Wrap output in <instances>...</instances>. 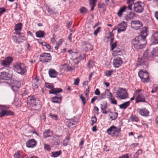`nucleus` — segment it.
<instances>
[{"mask_svg":"<svg viewBox=\"0 0 158 158\" xmlns=\"http://www.w3.org/2000/svg\"><path fill=\"white\" fill-rule=\"evenodd\" d=\"M147 27H143L140 31V34L136 36L132 41V43L135 48L139 49L144 47L147 43L146 38L148 35Z\"/></svg>","mask_w":158,"mask_h":158,"instance_id":"obj_1","label":"nucleus"},{"mask_svg":"<svg viewBox=\"0 0 158 158\" xmlns=\"http://www.w3.org/2000/svg\"><path fill=\"white\" fill-rule=\"evenodd\" d=\"M127 3L128 4L127 7L129 10H132L133 7L134 10L137 13H142L144 10L145 4L141 1L129 0Z\"/></svg>","mask_w":158,"mask_h":158,"instance_id":"obj_2","label":"nucleus"},{"mask_svg":"<svg viewBox=\"0 0 158 158\" xmlns=\"http://www.w3.org/2000/svg\"><path fill=\"white\" fill-rule=\"evenodd\" d=\"M153 56V54L152 52L149 51L148 49L146 50L143 53V58H138L137 63V65H143L144 68H146L148 66V60L150 59Z\"/></svg>","mask_w":158,"mask_h":158,"instance_id":"obj_3","label":"nucleus"},{"mask_svg":"<svg viewBox=\"0 0 158 158\" xmlns=\"http://www.w3.org/2000/svg\"><path fill=\"white\" fill-rule=\"evenodd\" d=\"M14 70L22 75H25L27 73V68L25 64L20 61H16L13 64Z\"/></svg>","mask_w":158,"mask_h":158,"instance_id":"obj_4","label":"nucleus"},{"mask_svg":"<svg viewBox=\"0 0 158 158\" xmlns=\"http://www.w3.org/2000/svg\"><path fill=\"white\" fill-rule=\"evenodd\" d=\"M28 103L31 104H33L35 110H39L41 107L40 104V101L37 98H35L34 96H30L27 98Z\"/></svg>","mask_w":158,"mask_h":158,"instance_id":"obj_5","label":"nucleus"},{"mask_svg":"<svg viewBox=\"0 0 158 158\" xmlns=\"http://www.w3.org/2000/svg\"><path fill=\"white\" fill-rule=\"evenodd\" d=\"M116 97L121 99H125L128 96L126 89L123 88H120L118 89L116 92Z\"/></svg>","mask_w":158,"mask_h":158,"instance_id":"obj_6","label":"nucleus"},{"mask_svg":"<svg viewBox=\"0 0 158 158\" xmlns=\"http://www.w3.org/2000/svg\"><path fill=\"white\" fill-rule=\"evenodd\" d=\"M121 131V129L119 128H117L116 127L112 125L108 129L106 132L109 135L112 136L118 137L119 133Z\"/></svg>","mask_w":158,"mask_h":158,"instance_id":"obj_7","label":"nucleus"},{"mask_svg":"<svg viewBox=\"0 0 158 158\" xmlns=\"http://www.w3.org/2000/svg\"><path fill=\"white\" fill-rule=\"evenodd\" d=\"M45 86L47 88L49 89H52L49 91V93L51 94H54L56 95H57L58 93L61 92L62 91V89L60 88H54L53 85L51 83L46 82L45 83Z\"/></svg>","mask_w":158,"mask_h":158,"instance_id":"obj_8","label":"nucleus"},{"mask_svg":"<svg viewBox=\"0 0 158 158\" xmlns=\"http://www.w3.org/2000/svg\"><path fill=\"white\" fill-rule=\"evenodd\" d=\"M39 59L42 63H48L52 60V56L49 53H43L40 55Z\"/></svg>","mask_w":158,"mask_h":158,"instance_id":"obj_9","label":"nucleus"},{"mask_svg":"<svg viewBox=\"0 0 158 158\" xmlns=\"http://www.w3.org/2000/svg\"><path fill=\"white\" fill-rule=\"evenodd\" d=\"M138 75L143 82L145 83L149 81L150 78L149 75L146 71H143L142 70H140L138 73Z\"/></svg>","mask_w":158,"mask_h":158,"instance_id":"obj_10","label":"nucleus"},{"mask_svg":"<svg viewBox=\"0 0 158 158\" xmlns=\"http://www.w3.org/2000/svg\"><path fill=\"white\" fill-rule=\"evenodd\" d=\"M131 24V28L136 30L139 29L140 27L143 25L141 21L136 20H132Z\"/></svg>","mask_w":158,"mask_h":158,"instance_id":"obj_11","label":"nucleus"},{"mask_svg":"<svg viewBox=\"0 0 158 158\" xmlns=\"http://www.w3.org/2000/svg\"><path fill=\"white\" fill-rule=\"evenodd\" d=\"M13 59L11 56H8L6 57L4 60L1 61V64L3 66H9L10 65L13 61Z\"/></svg>","mask_w":158,"mask_h":158,"instance_id":"obj_12","label":"nucleus"},{"mask_svg":"<svg viewBox=\"0 0 158 158\" xmlns=\"http://www.w3.org/2000/svg\"><path fill=\"white\" fill-rule=\"evenodd\" d=\"M12 74L7 72L3 71L0 73V78L3 80H8L12 77Z\"/></svg>","mask_w":158,"mask_h":158,"instance_id":"obj_13","label":"nucleus"},{"mask_svg":"<svg viewBox=\"0 0 158 158\" xmlns=\"http://www.w3.org/2000/svg\"><path fill=\"white\" fill-rule=\"evenodd\" d=\"M37 141L34 139H31L27 140L26 143V146L29 148H33L36 146Z\"/></svg>","mask_w":158,"mask_h":158,"instance_id":"obj_14","label":"nucleus"},{"mask_svg":"<svg viewBox=\"0 0 158 158\" xmlns=\"http://www.w3.org/2000/svg\"><path fill=\"white\" fill-rule=\"evenodd\" d=\"M123 63V61L121 58L119 57H117L114 59L113 64L114 67L118 68Z\"/></svg>","mask_w":158,"mask_h":158,"instance_id":"obj_15","label":"nucleus"},{"mask_svg":"<svg viewBox=\"0 0 158 158\" xmlns=\"http://www.w3.org/2000/svg\"><path fill=\"white\" fill-rule=\"evenodd\" d=\"M119 27L117 29V33H119L122 31H124L126 30L127 27V24L123 21L118 24Z\"/></svg>","mask_w":158,"mask_h":158,"instance_id":"obj_16","label":"nucleus"},{"mask_svg":"<svg viewBox=\"0 0 158 158\" xmlns=\"http://www.w3.org/2000/svg\"><path fill=\"white\" fill-rule=\"evenodd\" d=\"M32 85L34 89H37L40 85L41 81L38 78L33 79L32 80Z\"/></svg>","mask_w":158,"mask_h":158,"instance_id":"obj_17","label":"nucleus"},{"mask_svg":"<svg viewBox=\"0 0 158 158\" xmlns=\"http://www.w3.org/2000/svg\"><path fill=\"white\" fill-rule=\"evenodd\" d=\"M139 102H147L145 99V97L142 93L139 94L135 99L136 103Z\"/></svg>","mask_w":158,"mask_h":158,"instance_id":"obj_18","label":"nucleus"},{"mask_svg":"<svg viewBox=\"0 0 158 158\" xmlns=\"http://www.w3.org/2000/svg\"><path fill=\"white\" fill-rule=\"evenodd\" d=\"M124 18L127 21L133 19L134 17L136 16V14L135 13L131 11L128 13L127 14H124Z\"/></svg>","mask_w":158,"mask_h":158,"instance_id":"obj_19","label":"nucleus"},{"mask_svg":"<svg viewBox=\"0 0 158 158\" xmlns=\"http://www.w3.org/2000/svg\"><path fill=\"white\" fill-rule=\"evenodd\" d=\"M82 45L84 46V48L85 51H88L93 49V47L89 43L87 42H83L82 43Z\"/></svg>","mask_w":158,"mask_h":158,"instance_id":"obj_20","label":"nucleus"},{"mask_svg":"<svg viewBox=\"0 0 158 158\" xmlns=\"http://www.w3.org/2000/svg\"><path fill=\"white\" fill-rule=\"evenodd\" d=\"M23 24L21 23H19L15 24V27L14 30L15 32L13 33L14 34H19L22 29Z\"/></svg>","mask_w":158,"mask_h":158,"instance_id":"obj_21","label":"nucleus"},{"mask_svg":"<svg viewBox=\"0 0 158 158\" xmlns=\"http://www.w3.org/2000/svg\"><path fill=\"white\" fill-rule=\"evenodd\" d=\"M137 111L140 115L144 116L147 117L149 115V111L145 108L138 109Z\"/></svg>","mask_w":158,"mask_h":158,"instance_id":"obj_22","label":"nucleus"},{"mask_svg":"<svg viewBox=\"0 0 158 158\" xmlns=\"http://www.w3.org/2000/svg\"><path fill=\"white\" fill-rule=\"evenodd\" d=\"M151 41L155 44H158V31L154 33L151 37Z\"/></svg>","mask_w":158,"mask_h":158,"instance_id":"obj_23","label":"nucleus"},{"mask_svg":"<svg viewBox=\"0 0 158 158\" xmlns=\"http://www.w3.org/2000/svg\"><path fill=\"white\" fill-rule=\"evenodd\" d=\"M48 74L50 77L55 78L58 74L57 72L54 69H50L48 71Z\"/></svg>","mask_w":158,"mask_h":158,"instance_id":"obj_24","label":"nucleus"},{"mask_svg":"<svg viewBox=\"0 0 158 158\" xmlns=\"http://www.w3.org/2000/svg\"><path fill=\"white\" fill-rule=\"evenodd\" d=\"M127 8V7L126 6L120 8L117 13V15L119 17H121L123 14H124V13L125 12Z\"/></svg>","mask_w":158,"mask_h":158,"instance_id":"obj_25","label":"nucleus"},{"mask_svg":"<svg viewBox=\"0 0 158 158\" xmlns=\"http://www.w3.org/2000/svg\"><path fill=\"white\" fill-rule=\"evenodd\" d=\"M78 122V119L74 117L73 119H71L70 120L68 124V126L69 127H70L72 126L77 124Z\"/></svg>","mask_w":158,"mask_h":158,"instance_id":"obj_26","label":"nucleus"},{"mask_svg":"<svg viewBox=\"0 0 158 158\" xmlns=\"http://www.w3.org/2000/svg\"><path fill=\"white\" fill-rule=\"evenodd\" d=\"M62 97L61 96H56L52 97V101L53 103H59L61 101Z\"/></svg>","mask_w":158,"mask_h":158,"instance_id":"obj_27","label":"nucleus"},{"mask_svg":"<svg viewBox=\"0 0 158 158\" xmlns=\"http://www.w3.org/2000/svg\"><path fill=\"white\" fill-rule=\"evenodd\" d=\"M51 133H52V131H51L50 129L45 130L43 133L44 137L46 138L51 136V135L50 134Z\"/></svg>","mask_w":158,"mask_h":158,"instance_id":"obj_28","label":"nucleus"},{"mask_svg":"<svg viewBox=\"0 0 158 158\" xmlns=\"http://www.w3.org/2000/svg\"><path fill=\"white\" fill-rule=\"evenodd\" d=\"M45 35V33L44 31L40 30L36 31L35 33V35L38 38H42Z\"/></svg>","mask_w":158,"mask_h":158,"instance_id":"obj_29","label":"nucleus"},{"mask_svg":"<svg viewBox=\"0 0 158 158\" xmlns=\"http://www.w3.org/2000/svg\"><path fill=\"white\" fill-rule=\"evenodd\" d=\"M130 101H128L119 106L120 108L122 109H126L130 105Z\"/></svg>","mask_w":158,"mask_h":158,"instance_id":"obj_30","label":"nucleus"},{"mask_svg":"<svg viewBox=\"0 0 158 158\" xmlns=\"http://www.w3.org/2000/svg\"><path fill=\"white\" fill-rule=\"evenodd\" d=\"M61 154V151L53 152L51 153V156L53 157H56L59 156Z\"/></svg>","mask_w":158,"mask_h":158,"instance_id":"obj_31","label":"nucleus"},{"mask_svg":"<svg viewBox=\"0 0 158 158\" xmlns=\"http://www.w3.org/2000/svg\"><path fill=\"white\" fill-rule=\"evenodd\" d=\"M113 55L114 56L120 55L121 54V50L119 48H116L113 51Z\"/></svg>","mask_w":158,"mask_h":158,"instance_id":"obj_32","label":"nucleus"},{"mask_svg":"<svg viewBox=\"0 0 158 158\" xmlns=\"http://www.w3.org/2000/svg\"><path fill=\"white\" fill-rule=\"evenodd\" d=\"M89 4L91 7V11H92L94 9V7L96 2V0H89Z\"/></svg>","mask_w":158,"mask_h":158,"instance_id":"obj_33","label":"nucleus"},{"mask_svg":"<svg viewBox=\"0 0 158 158\" xmlns=\"http://www.w3.org/2000/svg\"><path fill=\"white\" fill-rule=\"evenodd\" d=\"M112 116H110V118L112 120H115L118 117V113L115 112H110Z\"/></svg>","mask_w":158,"mask_h":158,"instance_id":"obj_34","label":"nucleus"},{"mask_svg":"<svg viewBox=\"0 0 158 158\" xmlns=\"http://www.w3.org/2000/svg\"><path fill=\"white\" fill-rule=\"evenodd\" d=\"M19 34H17L19 35V39L23 41L25 40L26 39L25 34L23 33H21L20 32H19Z\"/></svg>","mask_w":158,"mask_h":158,"instance_id":"obj_35","label":"nucleus"},{"mask_svg":"<svg viewBox=\"0 0 158 158\" xmlns=\"http://www.w3.org/2000/svg\"><path fill=\"white\" fill-rule=\"evenodd\" d=\"M101 110L106 109L107 106V103L106 101H103L100 104Z\"/></svg>","mask_w":158,"mask_h":158,"instance_id":"obj_36","label":"nucleus"},{"mask_svg":"<svg viewBox=\"0 0 158 158\" xmlns=\"http://www.w3.org/2000/svg\"><path fill=\"white\" fill-rule=\"evenodd\" d=\"M20 84H18L17 85H13L11 86L12 90L15 92H17L19 88L20 87Z\"/></svg>","mask_w":158,"mask_h":158,"instance_id":"obj_37","label":"nucleus"},{"mask_svg":"<svg viewBox=\"0 0 158 158\" xmlns=\"http://www.w3.org/2000/svg\"><path fill=\"white\" fill-rule=\"evenodd\" d=\"M47 10L48 12L51 14H56L57 13L56 11L55 10L54 8L48 7L47 8Z\"/></svg>","mask_w":158,"mask_h":158,"instance_id":"obj_38","label":"nucleus"},{"mask_svg":"<svg viewBox=\"0 0 158 158\" xmlns=\"http://www.w3.org/2000/svg\"><path fill=\"white\" fill-rule=\"evenodd\" d=\"M81 13L82 14H84L87 13L88 12L87 9L84 7H82L79 9Z\"/></svg>","mask_w":158,"mask_h":158,"instance_id":"obj_39","label":"nucleus"},{"mask_svg":"<svg viewBox=\"0 0 158 158\" xmlns=\"http://www.w3.org/2000/svg\"><path fill=\"white\" fill-rule=\"evenodd\" d=\"M7 109H5L6 115L7 116H13L14 115V113L10 110H7Z\"/></svg>","mask_w":158,"mask_h":158,"instance_id":"obj_40","label":"nucleus"},{"mask_svg":"<svg viewBox=\"0 0 158 158\" xmlns=\"http://www.w3.org/2000/svg\"><path fill=\"white\" fill-rule=\"evenodd\" d=\"M152 52L153 54V56H158V47H156L153 48Z\"/></svg>","mask_w":158,"mask_h":158,"instance_id":"obj_41","label":"nucleus"},{"mask_svg":"<svg viewBox=\"0 0 158 158\" xmlns=\"http://www.w3.org/2000/svg\"><path fill=\"white\" fill-rule=\"evenodd\" d=\"M130 118L132 122H137L139 121L138 118L136 116H133L132 114Z\"/></svg>","mask_w":158,"mask_h":158,"instance_id":"obj_42","label":"nucleus"},{"mask_svg":"<svg viewBox=\"0 0 158 158\" xmlns=\"http://www.w3.org/2000/svg\"><path fill=\"white\" fill-rule=\"evenodd\" d=\"M12 38L15 42L18 43H19L20 42H22V41H19L18 37H17L16 35H13L12 36Z\"/></svg>","mask_w":158,"mask_h":158,"instance_id":"obj_43","label":"nucleus"},{"mask_svg":"<svg viewBox=\"0 0 158 158\" xmlns=\"http://www.w3.org/2000/svg\"><path fill=\"white\" fill-rule=\"evenodd\" d=\"M94 65V63L93 61L90 60H89L87 66L89 69L92 68Z\"/></svg>","mask_w":158,"mask_h":158,"instance_id":"obj_44","label":"nucleus"},{"mask_svg":"<svg viewBox=\"0 0 158 158\" xmlns=\"http://www.w3.org/2000/svg\"><path fill=\"white\" fill-rule=\"evenodd\" d=\"M113 72V71L112 70L106 71L105 72V75L107 77H110L111 76Z\"/></svg>","mask_w":158,"mask_h":158,"instance_id":"obj_45","label":"nucleus"},{"mask_svg":"<svg viewBox=\"0 0 158 158\" xmlns=\"http://www.w3.org/2000/svg\"><path fill=\"white\" fill-rule=\"evenodd\" d=\"M142 151L141 149H139L135 154L134 155L135 158H138L139 155L142 154Z\"/></svg>","mask_w":158,"mask_h":158,"instance_id":"obj_46","label":"nucleus"},{"mask_svg":"<svg viewBox=\"0 0 158 158\" xmlns=\"http://www.w3.org/2000/svg\"><path fill=\"white\" fill-rule=\"evenodd\" d=\"M44 149L47 151H49L51 150V148L50 146L48 144H47L46 143H44Z\"/></svg>","mask_w":158,"mask_h":158,"instance_id":"obj_47","label":"nucleus"},{"mask_svg":"<svg viewBox=\"0 0 158 158\" xmlns=\"http://www.w3.org/2000/svg\"><path fill=\"white\" fill-rule=\"evenodd\" d=\"M106 95L108 96L107 98L109 100L114 97L110 92H109V93H107Z\"/></svg>","mask_w":158,"mask_h":158,"instance_id":"obj_48","label":"nucleus"},{"mask_svg":"<svg viewBox=\"0 0 158 158\" xmlns=\"http://www.w3.org/2000/svg\"><path fill=\"white\" fill-rule=\"evenodd\" d=\"M91 121L92 122L91 125L93 126L94 124L96 123L97 122V118L95 117H92L91 118Z\"/></svg>","mask_w":158,"mask_h":158,"instance_id":"obj_49","label":"nucleus"},{"mask_svg":"<svg viewBox=\"0 0 158 158\" xmlns=\"http://www.w3.org/2000/svg\"><path fill=\"white\" fill-rule=\"evenodd\" d=\"M111 45V50H113L117 46V42H115L114 43H112L111 44H110Z\"/></svg>","mask_w":158,"mask_h":158,"instance_id":"obj_50","label":"nucleus"},{"mask_svg":"<svg viewBox=\"0 0 158 158\" xmlns=\"http://www.w3.org/2000/svg\"><path fill=\"white\" fill-rule=\"evenodd\" d=\"M110 100V101L111 104L114 105H116L117 104V101L115 99L114 97L111 98Z\"/></svg>","mask_w":158,"mask_h":158,"instance_id":"obj_51","label":"nucleus"},{"mask_svg":"<svg viewBox=\"0 0 158 158\" xmlns=\"http://www.w3.org/2000/svg\"><path fill=\"white\" fill-rule=\"evenodd\" d=\"M80 98L82 100L83 104L84 105H85V104L86 103V102L85 101V98L83 97L82 94H81L80 96Z\"/></svg>","mask_w":158,"mask_h":158,"instance_id":"obj_52","label":"nucleus"},{"mask_svg":"<svg viewBox=\"0 0 158 158\" xmlns=\"http://www.w3.org/2000/svg\"><path fill=\"white\" fill-rule=\"evenodd\" d=\"M101 28L100 27H98L95 30L94 32V35H97L100 32V30Z\"/></svg>","mask_w":158,"mask_h":158,"instance_id":"obj_53","label":"nucleus"},{"mask_svg":"<svg viewBox=\"0 0 158 158\" xmlns=\"http://www.w3.org/2000/svg\"><path fill=\"white\" fill-rule=\"evenodd\" d=\"M6 114H5V109L4 110H1L0 112V117L2 118L4 116L6 115Z\"/></svg>","mask_w":158,"mask_h":158,"instance_id":"obj_54","label":"nucleus"},{"mask_svg":"<svg viewBox=\"0 0 158 158\" xmlns=\"http://www.w3.org/2000/svg\"><path fill=\"white\" fill-rule=\"evenodd\" d=\"M89 86H88L87 89L85 92V96L87 97H88L89 96Z\"/></svg>","mask_w":158,"mask_h":158,"instance_id":"obj_55","label":"nucleus"},{"mask_svg":"<svg viewBox=\"0 0 158 158\" xmlns=\"http://www.w3.org/2000/svg\"><path fill=\"white\" fill-rule=\"evenodd\" d=\"M109 36L107 37V39H110L114 37V35L112 31L110 32L109 33Z\"/></svg>","mask_w":158,"mask_h":158,"instance_id":"obj_56","label":"nucleus"},{"mask_svg":"<svg viewBox=\"0 0 158 158\" xmlns=\"http://www.w3.org/2000/svg\"><path fill=\"white\" fill-rule=\"evenodd\" d=\"M80 81V79L78 78H76L74 81V84L75 85H78Z\"/></svg>","mask_w":158,"mask_h":158,"instance_id":"obj_57","label":"nucleus"},{"mask_svg":"<svg viewBox=\"0 0 158 158\" xmlns=\"http://www.w3.org/2000/svg\"><path fill=\"white\" fill-rule=\"evenodd\" d=\"M9 108V107H7L5 105H0V110H2L4 109H8Z\"/></svg>","mask_w":158,"mask_h":158,"instance_id":"obj_58","label":"nucleus"},{"mask_svg":"<svg viewBox=\"0 0 158 158\" xmlns=\"http://www.w3.org/2000/svg\"><path fill=\"white\" fill-rule=\"evenodd\" d=\"M6 11V9L3 7L0 8V16H1L2 14Z\"/></svg>","mask_w":158,"mask_h":158,"instance_id":"obj_59","label":"nucleus"},{"mask_svg":"<svg viewBox=\"0 0 158 158\" xmlns=\"http://www.w3.org/2000/svg\"><path fill=\"white\" fill-rule=\"evenodd\" d=\"M106 93L102 94L101 95L100 98L99 99H98V100H100L102 99L105 98H106Z\"/></svg>","mask_w":158,"mask_h":158,"instance_id":"obj_60","label":"nucleus"},{"mask_svg":"<svg viewBox=\"0 0 158 158\" xmlns=\"http://www.w3.org/2000/svg\"><path fill=\"white\" fill-rule=\"evenodd\" d=\"M50 116H51V118H53L55 120H56L57 119V115L56 114H51L50 115Z\"/></svg>","mask_w":158,"mask_h":158,"instance_id":"obj_61","label":"nucleus"},{"mask_svg":"<svg viewBox=\"0 0 158 158\" xmlns=\"http://www.w3.org/2000/svg\"><path fill=\"white\" fill-rule=\"evenodd\" d=\"M158 89V87L157 86L156 87H154L153 89H152V90L151 91V92L152 93H153L154 92H156V91Z\"/></svg>","mask_w":158,"mask_h":158,"instance_id":"obj_62","label":"nucleus"},{"mask_svg":"<svg viewBox=\"0 0 158 158\" xmlns=\"http://www.w3.org/2000/svg\"><path fill=\"white\" fill-rule=\"evenodd\" d=\"M94 93L96 95H99L100 94L99 89H97L94 92Z\"/></svg>","mask_w":158,"mask_h":158,"instance_id":"obj_63","label":"nucleus"},{"mask_svg":"<svg viewBox=\"0 0 158 158\" xmlns=\"http://www.w3.org/2000/svg\"><path fill=\"white\" fill-rule=\"evenodd\" d=\"M20 156V154L19 152L15 153L14 155V157L15 158H19Z\"/></svg>","mask_w":158,"mask_h":158,"instance_id":"obj_64","label":"nucleus"}]
</instances>
